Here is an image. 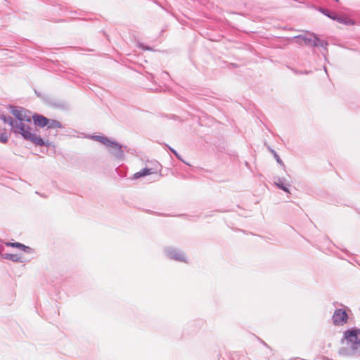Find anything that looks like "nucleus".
Returning <instances> with one entry per match:
<instances>
[{
  "mask_svg": "<svg viewBox=\"0 0 360 360\" xmlns=\"http://www.w3.org/2000/svg\"><path fill=\"white\" fill-rule=\"evenodd\" d=\"M11 114L15 117V120L11 117L8 118V123L11 126V130L14 133H18L22 135V136L31 141L32 143L37 146H44L45 142L40 137V136L32 132V129L25 125V122L30 123L32 118L29 115L28 111L23 108H11Z\"/></svg>",
  "mask_w": 360,
  "mask_h": 360,
  "instance_id": "f257e3e1",
  "label": "nucleus"
},
{
  "mask_svg": "<svg viewBox=\"0 0 360 360\" xmlns=\"http://www.w3.org/2000/svg\"><path fill=\"white\" fill-rule=\"evenodd\" d=\"M341 342L347 347H341L339 354L342 356L350 355L360 347V329L352 328L345 330Z\"/></svg>",
  "mask_w": 360,
  "mask_h": 360,
  "instance_id": "f03ea898",
  "label": "nucleus"
},
{
  "mask_svg": "<svg viewBox=\"0 0 360 360\" xmlns=\"http://www.w3.org/2000/svg\"><path fill=\"white\" fill-rule=\"evenodd\" d=\"M348 319V314L346 310L343 309H336L332 317L333 324L337 326H344L347 323Z\"/></svg>",
  "mask_w": 360,
  "mask_h": 360,
  "instance_id": "7ed1b4c3",
  "label": "nucleus"
},
{
  "mask_svg": "<svg viewBox=\"0 0 360 360\" xmlns=\"http://www.w3.org/2000/svg\"><path fill=\"white\" fill-rule=\"evenodd\" d=\"M297 38L300 41V43L304 44L308 46H323L325 44L323 41H321L314 34H306L304 36H298Z\"/></svg>",
  "mask_w": 360,
  "mask_h": 360,
  "instance_id": "20e7f679",
  "label": "nucleus"
},
{
  "mask_svg": "<svg viewBox=\"0 0 360 360\" xmlns=\"http://www.w3.org/2000/svg\"><path fill=\"white\" fill-rule=\"evenodd\" d=\"M32 120L34 124L39 127H47L49 119L43 115L34 114L32 116Z\"/></svg>",
  "mask_w": 360,
  "mask_h": 360,
  "instance_id": "39448f33",
  "label": "nucleus"
},
{
  "mask_svg": "<svg viewBox=\"0 0 360 360\" xmlns=\"http://www.w3.org/2000/svg\"><path fill=\"white\" fill-rule=\"evenodd\" d=\"M6 245L12 247V248H16L20 249L22 251H24L25 252H30V251H31V248L30 247L25 246V245L20 243H17V242L16 243H7Z\"/></svg>",
  "mask_w": 360,
  "mask_h": 360,
  "instance_id": "423d86ee",
  "label": "nucleus"
},
{
  "mask_svg": "<svg viewBox=\"0 0 360 360\" xmlns=\"http://www.w3.org/2000/svg\"><path fill=\"white\" fill-rule=\"evenodd\" d=\"M333 20L338 21L340 23L345 24V25H353L354 21L352 19H349L347 17L342 15H337L333 18Z\"/></svg>",
  "mask_w": 360,
  "mask_h": 360,
  "instance_id": "0eeeda50",
  "label": "nucleus"
},
{
  "mask_svg": "<svg viewBox=\"0 0 360 360\" xmlns=\"http://www.w3.org/2000/svg\"><path fill=\"white\" fill-rule=\"evenodd\" d=\"M153 173V172H152V170L150 169L145 168V169H143L141 171L135 173L134 174V179H139L140 177L145 176L151 174Z\"/></svg>",
  "mask_w": 360,
  "mask_h": 360,
  "instance_id": "6e6552de",
  "label": "nucleus"
},
{
  "mask_svg": "<svg viewBox=\"0 0 360 360\" xmlns=\"http://www.w3.org/2000/svg\"><path fill=\"white\" fill-rule=\"evenodd\" d=\"M47 127H48V129H58V128H61L62 125H61L60 122L58 120L49 119Z\"/></svg>",
  "mask_w": 360,
  "mask_h": 360,
  "instance_id": "1a4fd4ad",
  "label": "nucleus"
},
{
  "mask_svg": "<svg viewBox=\"0 0 360 360\" xmlns=\"http://www.w3.org/2000/svg\"><path fill=\"white\" fill-rule=\"evenodd\" d=\"M102 139H103L102 141L105 145L112 147V148H120L117 143L111 142L109 140H108L107 139L102 138Z\"/></svg>",
  "mask_w": 360,
  "mask_h": 360,
  "instance_id": "9d476101",
  "label": "nucleus"
},
{
  "mask_svg": "<svg viewBox=\"0 0 360 360\" xmlns=\"http://www.w3.org/2000/svg\"><path fill=\"white\" fill-rule=\"evenodd\" d=\"M6 258L13 262H21L20 257L15 254H8L6 255Z\"/></svg>",
  "mask_w": 360,
  "mask_h": 360,
  "instance_id": "9b49d317",
  "label": "nucleus"
},
{
  "mask_svg": "<svg viewBox=\"0 0 360 360\" xmlns=\"http://www.w3.org/2000/svg\"><path fill=\"white\" fill-rule=\"evenodd\" d=\"M8 140V135L6 133H3L0 135V142L6 143Z\"/></svg>",
  "mask_w": 360,
  "mask_h": 360,
  "instance_id": "f8f14e48",
  "label": "nucleus"
},
{
  "mask_svg": "<svg viewBox=\"0 0 360 360\" xmlns=\"http://www.w3.org/2000/svg\"><path fill=\"white\" fill-rule=\"evenodd\" d=\"M278 187L283 189V191H286V192H289V191L288 190V188L286 187H285L284 186L281 185V184H277Z\"/></svg>",
  "mask_w": 360,
  "mask_h": 360,
  "instance_id": "ddd939ff",
  "label": "nucleus"
},
{
  "mask_svg": "<svg viewBox=\"0 0 360 360\" xmlns=\"http://www.w3.org/2000/svg\"><path fill=\"white\" fill-rule=\"evenodd\" d=\"M335 15H330V18L333 19Z\"/></svg>",
  "mask_w": 360,
  "mask_h": 360,
  "instance_id": "4468645a",
  "label": "nucleus"
}]
</instances>
